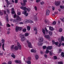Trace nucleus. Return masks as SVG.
Wrapping results in <instances>:
<instances>
[{
  "label": "nucleus",
  "mask_w": 64,
  "mask_h": 64,
  "mask_svg": "<svg viewBox=\"0 0 64 64\" xmlns=\"http://www.w3.org/2000/svg\"><path fill=\"white\" fill-rule=\"evenodd\" d=\"M20 8L21 9H22V10H26V9H27L28 12H30V10H31V9L30 8H27L26 6L24 7L22 6L20 7Z\"/></svg>",
  "instance_id": "nucleus-1"
},
{
  "label": "nucleus",
  "mask_w": 64,
  "mask_h": 64,
  "mask_svg": "<svg viewBox=\"0 0 64 64\" xmlns=\"http://www.w3.org/2000/svg\"><path fill=\"white\" fill-rule=\"evenodd\" d=\"M22 30V28L21 27H19L18 26H16V31L18 32V30L20 31Z\"/></svg>",
  "instance_id": "nucleus-2"
},
{
  "label": "nucleus",
  "mask_w": 64,
  "mask_h": 64,
  "mask_svg": "<svg viewBox=\"0 0 64 64\" xmlns=\"http://www.w3.org/2000/svg\"><path fill=\"white\" fill-rule=\"evenodd\" d=\"M21 18L20 17V16H16V20L17 22H18L21 21Z\"/></svg>",
  "instance_id": "nucleus-3"
},
{
  "label": "nucleus",
  "mask_w": 64,
  "mask_h": 64,
  "mask_svg": "<svg viewBox=\"0 0 64 64\" xmlns=\"http://www.w3.org/2000/svg\"><path fill=\"white\" fill-rule=\"evenodd\" d=\"M60 1H58L56 2V1L55 2V4L56 5V6H59L60 5Z\"/></svg>",
  "instance_id": "nucleus-4"
},
{
  "label": "nucleus",
  "mask_w": 64,
  "mask_h": 64,
  "mask_svg": "<svg viewBox=\"0 0 64 64\" xmlns=\"http://www.w3.org/2000/svg\"><path fill=\"white\" fill-rule=\"evenodd\" d=\"M27 42L28 43V46L29 48H32V46L31 45V43L30 42H29V41L27 40Z\"/></svg>",
  "instance_id": "nucleus-5"
},
{
  "label": "nucleus",
  "mask_w": 64,
  "mask_h": 64,
  "mask_svg": "<svg viewBox=\"0 0 64 64\" xmlns=\"http://www.w3.org/2000/svg\"><path fill=\"white\" fill-rule=\"evenodd\" d=\"M23 3L21 2V4L22 5V6H24L26 5V2H27V0H23Z\"/></svg>",
  "instance_id": "nucleus-6"
},
{
  "label": "nucleus",
  "mask_w": 64,
  "mask_h": 64,
  "mask_svg": "<svg viewBox=\"0 0 64 64\" xmlns=\"http://www.w3.org/2000/svg\"><path fill=\"white\" fill-rule=\"evenodd\" d=\"M22 14H24V15H26L25 16H27L28 15V13H27V11L26 10H24L22 12Z\"/></svg>",
  "instance_id": "nucleus-7"
},
{
  "label": "nucleus",
  "mask_w": 64,
  "mask_h": 64,
  "mask_svg": "<svg viewBox=\"0 0 64 64\" xmlns=\"http://www.w3.org/2000/svg\"><path fill=\"white\" fill-rule=\"evenodd\" d=\"M17 45L18 47V49L20 50H21V46L20 45V44L19 42H17Z\"/></svg>",
  "instance_id": "nucleus-8"
},
{
  "label": "nucleus",
  "mask_w": 64,
  "mask_h": 64,
  "mask_svg": "<svg viewBox=\"0 0 64 64\" xmlns=\"http://www.w3.org/2000/svg\"><path fill=\"white\" fill-rule=\"evenodd\" d=\"M15 62L16 63H18L19 64H21V62L19 60H15Z\"/></svg>",
  "instance_id": "nucleus-9"
},
{
  "label": "nucleus",
  "mask_w": 64,
  "mask_h": 64,
  "mask_svg": "<svg viewBox=\"0 0 64 64\" xmlns=\"http://www.w3.org/2000/svg\"><path fill=\"white\" fill-rule=\"evenodd\" d=\"M38 41L40 42H42L43 41V38H41L38 40Z\"/></svg>",
  "instance_id": "nucleus-10"
},
{
  "label": "nucleus",
  "mask_w": 64,
  "mask_h": 64,
  "mask_svg": "<svg viewBox=\"0 0 64 64\" xmlns=\"http://www.w3.org/2000/svg\"><path fill=\"white\" fill-rule=\"evenodd\" d=\"M52 46H48L46 47V50H51L52 49Z\"/></svg>",
  "instance_id": "nucleus-11"
},
{
  "label": "nucleus",
  "mask_w": 64,
  "mask_h": 64,
  "mask_svg": "<svg viewBox=\"0 0 64 64\" xmlns=\"http://www.w3.org/2000/svg\"><path fill=\"white\" fill-rule=\"evenodd\" d=\"M50 14V11L48 10H47L46 12V15H49V14Z\"/></svg>",
  "instance_id": "nucleus-12"
},
{
  "label": "nucleus",
  "mask_w": 64,
  "mask_h": 64,
  "mask_svg": "<svg viewBox=\"0 0 64 64\" xmlns=\"http://www.w3.org/2000/svg\"><path fill=\"white\" fill-rule=\"evenodd\" d=\"M31 52L32 53H36L37 52V51L36 50L33 49H32L31 50Z\"/></svg>",
  "instance_id": "nucleus-13"
},
{
  "label": "nucleus",
  "mask_w": 64,
  "mask_h": 64,
  "mask_svg": "<svg viewBox=\"0 0 64 64\" xmlns=\"http://www.w3.org/2000/svg\"><path fill=\"white\" fill-rule=\"evenodd\" d=\"M6 2L7 4V5H9L10 4H11V3L9 2V1H8V0H6Z\"/></svg>",
  "instance_id": "nucleus-14"
},
{
  "label": "nucleus",
  "mask_w": 64,
  "mask_h": 64,
  "mask_svg": "<svg viewBox=\"0 0 64 64\" xmlns=\"http://www.w3.org/2000/svg\"><path fill=\"white\" fill-rule=\"evenodd\" d=\"M11 56L12 57H13V58H15V57H16V56L14 55V53H12V54H11Z\"/></svg>",
  "instance_id": "nucleus-15"
},
{
  "label": "nucleus",
  "mask_w": 64,
  "mask_h": 64,
  "mask_svg": "<svg viewBox=\"0 0 64 64\" xmlns=\"http://www.w3.org/2000/svg\"><path fill=\"white\" fill-rule=\"evenodd\" d=\"M49 30H50L51 31H53L54 30V29L52 27H49Z\"/></svg>",
  "instance_id": "nucleus-16"
},
{
  "label": "nucleus",
  "mask_w": 64,
  "mask_h": 64,
  "mask_svg": "<svg viewBox=\"0 0 64 64\" xmlns=\"http://www.w3.org/2000/svg\"><path fill=\"white\" fill-rule=\"evenodd\" d=\"M19 48L17 46H15L14 48V49L15 50H18Z\"/></svg>",
  "instance_id": "nucleus-17"
},
{
  "label": "nucleus",
  "mask_w": 64,
  "mask_h": 64,
  "mask_svg": "<svg viewBox=\"0 0 64 64\" xmlns=\"http://www.w3.org/2000/svg\"><path fill=\"white\" fill-rule=\"evenodd\" d=\"M6 15L7 16L6 18V22L8 23V22H9V20H8V14H6Z\"/></svg>",
  "instance_id": "nucleus-18"
},
{
  "label": "nucleus",
  "mask_w": 64,
  "mask_h": 64,
  "mask_svg": "<svg viewBox=\"0 0 64 64\" xmlns=\"http://www.w3.org/2000/svg\"><path fill=\"white\" fill-rule=\"evenodd\" d=\"M44 37L46 39H49V38H50V36L49 35H46L44 36Z\"/></svg>",
  "instance_id": "nucleus-19"
},
{
  "label": "nucleus",
  "mask_w": 64,
  "mask_h": 64,
  "mask_svg": "<svg viewBox=\"0 0 64 64\" xmlns=\"http://www.w3.org/2000/svg\"><path fill=\"white\" fill-rule=\"evenodd\" d=\"M28 20V23H33V22L32 20Z\"/></svg>",
  "instance_id": "nucleus-20"
},
{
  "label": "nucleus",
  "mask_w": 64,
  "mask_h": 64,
  "mask_svg": "<svg viewBox=\"0 0 64 64\" xmlns=\"http://www.w3.org/2000/svg\"><path fill=\"white\" fill-rule=\"evenodd\" d=\"M26 63H27L28 64H31V61L30 60H27L26 61Z\"/></svg>",
  "instance_id": "nucleus-21"
},
{
  "label": "nucleus",
  "mask_w": 64,
  "mask_h": 64,
  "mask_svg": "<svg viewBox=\"0 0 64 64\" xmlns=\"http://www.w3.org/2000/svg\"><path fill=\"white\" fill-rule=\"evenodd\" d=\"M35 57L36 59V60H38V58H39V56L38 55H36L35 56Z\"/></svg>",
  "instance_id": "nucleus-22"
},
{
  "label": "nucleus",
  "mask_w": 64,
  "mask_h": 64,
  "mask_svg": "<svg viewBox=\"0 0 64 64\" xmlns=\"http://www.w3.org/2000/svg\"><path fill=\"white\" fill-rule=\"evenodd\" d=\"M20 36L21 38H24V35L22 34L20 35Z\"/></svg>",
  "instance_id": "nucleus-23"
},
{
  "label": "nucleus",
  "mask_w": 64,
  "mask_h": 64,
  "mask_svg": "<svg viewBox=\"0 0 64 64\" xmlns=\"http://www.w3.org/2000/svg\"><path fill=\"white\" fill-rule=\"evenodd\" d=\"M41 42H39L38 43V46H41V45L43 44L41 43Z\"/></svg>",
  "instance_id": "nucleus-24"
},
{
  "label": "nucleus",
  "mask_w": 64,
  "mask_h": 64,
  "mask_svg": "<svg viewBox=\"0 0 64 64\" xmlns=\"http://www.w3.org/2000/svg\"><path fill=\"white\" fill-rule=\"evenodd\" d=\"M30 28L31 27L29 26H28L27 27V30L28 31H30Z\"/></svg>",
  "instance_id": "nucleus-25"
},
{
  "label": "nucleus",
  "mask_w": 64,
  "mask_h": 64,
  "mask_svg": "<svg viewBox=\"0 0 64 64\" xmlns=\"http://www.w3.org/2000/svg\"><path fill=\"white\" fill-rule=\"evenodd\" d=\"M25 37L22 38L21 39V41H22V42H23V41H24L25 39Z\"/></svg>",
  "instance_id": "nucleus-26"
},
{
  "label": "nucleus",
  "mask_w": 64,
  "mask_h": 64,
  "mask_svg": "<svg viewBox=\"0 0 64 64\" xmlns=\"http://www.w3.org/2000/svg\"><path fill=\"white\" fill-rule=\"evenodd\" d=\"M6 11L8 14H10V10L8 9H7Z\"/></svg>",
  "instance_id": "nucleus-27"
},
{
  "label": "nucleus",
  "mask_w": 64,
  "mask_h": 64,
  "mask_svg": "<svg viewBox=\"0 0 64 64\" xmlns=\"http://www.w3.org/2000/svg\"><path fill=\"white\" fill-rule=\"evenodd\" d=\"M61 40L62 41H64V38L63 37V36H62L61 38Z\"/></svg>",
  "instance_id": "nucleus-28"
},
{
  "label": "nucleus",
  "mask_w": 64,
  "mask_h": 64,
  "mask_svg": "<svg viewBox=\"0 0 64 64\" xmlns=\"http://www.w3.org/2000/svg\"><path fill=\"white\" fill-rule=\"evenodd\" d=\"M42 32L44 35L45 34V30H44V29H42Z\"/></svg>",
  "instance_id": "nucleus-29"
},
{
  "label": "nucleus",
  "mask_w": 64,
  "mask_h": 64,
  "mask_svg": "<svg viewBox=\"0 0 64 64\" xmlns=\"http://www.w3.org/2000/svg\"><path fill=\"white\" fill-rule=\"evenodd\" d=\"M0 15H3V12H2L1 11V10H0Z\"/></svg>",
  "instance_id": "nucleus-30"
},
{
  "label": "nucleus",
  "mask_w": 64,
  "mask_h": 64,
  "mask_svg": "<svg viewBox=\"0 0 64 64\" xmlns=\"http://www.w3.org/2000/svg\"><path fill=\"white\" fill-rule=\"evenodd\" d=\"M27 60H31V57H29L27 58Z\"/></svg>",
  "instance_id": "nucleus-31"
},
{
  "label": "nucleus",
  "mask_w": 64,
  "mask_h": 64,
  "mask_svg": "<svg viewBox=\"0 0 64 64\" xmlns=\"http://www.w3.org/2000/svg\"><path fill=\"white\" fill-rule=\"evenodd\" d=\"M24 35L26 37H27V36H28L29 35V34L28 33H26L24 34Z\"/></svg>",
  "instance_id": "nucleus-32"
},
{
  "label": "nucleus",
  "mask_w": 64,
  "mask_h": 64,
  "mask_svg": "<svg viewBox=\"0 0 64 64\" xmlns=\"http://www.w3.org/2000/svg\"><path fill=\"white\" fill-rule=\"evenodd\" d=\"M60 7L61 9H64V6H60Z\"/></svg>",
  "instance_id": "nucleus-33"
},
{
  "label": "nucleus",
  "mask_w": 64,
  "mask_h": 64,
  "mask_svg": "<svg viewBox=\"0 0 64 64\" xmlns=\"http://www.w3.org/2000/svg\"><path fill=\"white\" fill-rule=\"evenodd\" d=\"M61 55L62 57H64V52H62V53L61 54Z\"/></svg>",
  "instance_id": "nucleus-34"
},
{
  "label": "nucleus",
  "mask_w": 64,
  "mask_h": 64,
  "mask_svg": "<svg viewBox=\"0 0 64 64\" xmlns=\"http://www.w3.org/2000/svg\"><path fill=\"white\" fill-rule=\"evenodd\" d=\"M4 44L3 43L2 44V48L3 50H4V51H5V49H4Z\"/></svg>",
  "instance_id": "nucleus-35"
},
{
  "label": "nucleus",
  "mask_w": 64,
  "mask_h": 64,
  "mask_svg": "<svg viewBox=\"0 0 64 64\" xmlns=\"http://www.w3.org/2000/svg\"><path fill=\"white\" fill-rule=\"evenodd\" d=\"M56 22H55V21H54L53 23L52 24V25H56Z\"/></svg>",
  "instance_id": "nucleus-36"
},
{
  "label": "nucleus",
  "mask_w": 64,
  "mask_h": 64,
  "mask_svg": "<svg viewBox=\"0 0 64 64\" xmlns=\"http://www.w3.org/2000/svg\"><path fill=\"white\" fill-rule=\"evenodd\" d=\"M22 31L24 32H26V29H24L22 30Z\"/></svg>",
  "instance_id": "nucleus-37"
},
{
  "label": "nucleus",
  "mask_w": 64,
  "mask_h": 64,
  "mask_svg": "<svg viewBox=\"0 0 64 64\" xmlns=\"http://www.w3.org/2000/svg\"><path fill=\"white\" fill-rule=\"evenodd\" d=\"M46 54H48V53H49V52H50V51H49V50H46Z\"/></svg>",
  "instance_id": "nucleus-38"
},
{
  "label": "nucleus",
  "mask_w": 64,
  "mask_h": 64,
  "mask_svg": "<svg viewBox=\"0 0 64 64\" xmlns=\"http://www.w3.org/2000/svg\"><path fill=\"white\" fill-rule=\"evenodd\" d=\"M4 42L5 40L2 39V43H4Z\"/></svg>",
  "instance_id": "nucleus-39"
},
{
  "label": "nucleus",
  "mask_w": 64,
  "mask_h": 64,
  "mask_svg": "<svg viewBox=\"0 0 64 64\" xmlns=\"http://www.w3.org/2000/svg\"><path fill=\"white\" fill-rule=\"evenodd\" d=\"M49 34L50 35H52V32L51 31H50L49 32Z\"/></svg>",
  "instance_id": "nucleus-40"
},
{
  "label": "nucleus",
  "mask_w": 64,
  "mask_h": 64,
  "mask_svg": "<svg viewBox=\"0 0 64 64\" xmlns=\"http://www.w3.org/2000/svg\"><path fill=\"white\" fill-rule=\"evenodd\" d=\"M58 40L59 41V42L60 43H61L62 42V41L60 39V38H59Z\"/></svg>",
  "instance_id": "nucleus-41"
},
{
  "label": "nucleus",
  "mask_w": 64,
  "mask_h": 64,
  "mask_svg": "<svg viewBox=\"0 0 64 64\" xmlns=\"http://www.w3.org/2000/svg\"><path fill=\"white\" fill-rule=\"evenodd\" d=\"M59 31L60 32H62V28H60L59 29Z\"/></svg>",
  "instance_id": "nucleus-42"
},
{
  "label": "nucleus",
  "mask_w": 64,
  "mask_h": 64,
  "mask_svg": "<svg viewBox=\"0 0 64 64\" xmlns=\"http://www.w3.org/2000/svg\"><path fill=\"white\" fill-rule=\"evenodd\" d=\"M46 46H42V48L43 49H45L46 48Z\"/></svg>",
  "instance_id": "nucleus-43"
},
{
  "label": "nucleus",
  "mask_w": 64,
  "mask_h": 64,
  "mask_svg": "<svg viewBox=\"0 0 64 64\" xmlns=\"http://www.w3.org/2000/svg\"><path fill=\"white\" fill-rule=\"evenodd\" d=\"M14 45H12L11 46V47H10L11 49H14Z\"/></svg>",
  "instance_id": "nucleus-44"
},
{
  "label": "nucleus",
  "mask_w": 64,
  "mask_h": 64,
  "mask_svg": "<svg viewBox=\"0 0 64 64\" xmlns=\"http://www.w3.org/2000/svg\"><path fill=\"white\" fill-rule=\"evenodd\" d=\"M55 44L56 45H58L59 44V42H55Z\"/></svg>",
  "instance_id": "nucleus-45"
},
{
  "label": "nucleus",
  "mask_w": 64,
  "mask_h": 64,
  "mask_svg": "<svg viewBox=\"0 0 64 64\" xmlns=\"http://www.w3.org/2000/svg\"><path fill=\"white\" fill-rule=\"evenodd\" d=\"M54 59H55V60H56V59H57V56H54Z\"/></svg>",
  "instance_id": "nucleus-46"
},
{
  "label": "nucleus",
  "mask_w": 64,
  "mask_h": 64,
  "mask_svg": "<svg viewBox=\"0 0 64 64\" xmlns=\"http://www.w3.org/2000/svg\"><path fill=\"white\" fill-rule=\"evenodd\" d=\"M41 0H36V3H38L40 2Z\"/></svg>",
  "instance_id": "nucleus-47"
},
{
  "label": "nucleus",
  "mask_w": 64,
  "mask_h": 64,
  "mask_svg": "<svg viewBox=\"0 0 64 64\" xmlns=\"http://www.w3.org/2000/svg\"><path fill=\"white\" fill-rule=\"evenodd\" d=\"M49 53L50 55H52L53 54V53L51 52H50Z\"/></svg>",
  "instance_id": "nucleus-48"
},
{
  "label": "nucleus",
  "mask_w": 64,
  "mask_h": 64,
  "mask_svg": "<svg viewBox=\"0 0 64 64\" xmlns=\"http://www.w3.org/2000/svg\"><path fill=\"white\" fill-rule=\"evenodd\" d=\"M58 64H63V62H58Z\"/></svg>",
  "instance_id": "nucleus-49"
},
{
  "label": "nucleus",
  "mask_w": 64,
  "mask_h": 64,
  "mask_svg": "<svg viewBox=\"0 0 64 64\" xmlns=\"http://www.w3.org/2000/svg\"><path fill=\"white\" fill-rule=\"evenodd\" d=\"M52 42L53 44H54L55 43V41H54V40H53L52 41Z\"/></svg>",
  "instance_id": "nucleus-50"
},
{
  "label": "nucleus",
  "mask_w": 64,
  "mask_h": 64,
  "mask_svg": "<svg viewBox=\"0 0 64 64\" xmlns=\"http://www.w3.org/2000/svg\"><path fill=\"white\" fill-rule=\"evenodd\" d=\"M48 20H45V23H47V22H48Z\"/></svg>",
  "instance_id": "nucleus-51"
},
{
  "label": "nucleus",
  "mask_w": 64,
  "mask_h": 64,
  "mask_svg": "<svg viewBox=\"0 0 64 64\" xmlns=\"http://www.w3.org/2000/svg\"><path fill=\"white\" fill-rule=\"evenodd\" d=\"M59 52H58V54H59V53H60V52H61V51H62V50L61 49H60L59 50Z\"/></svg>",
  "instance_id": "nucleus-52"
},
{
  "label": "nucleus",
  "mask_w": 64,
  "mask_h": 64,
  "mask_svg": "<svg viewBox=\"0 0 64 64\" xmlns=\"http://www.w3.org/2000/svg\"><path fill=\"white\" fill-rule=\"evenodd\" d=\"M34 9L36 10V11H37V7L36 6H35L34 7Z\"/></svg>",
  "instance_id": "nucleus-53"
},
{
  "label": "nucleus",
  "mask_w": 64,
  "mask_h": 64,
  "mask_svg": "<svg viewBox=\"0 0 64 64\" xmlns=\"http://www.w3.org/2000/svg\"><path fill=\"white\" fill-rule=\"evenodd\" d=\"M18 0H15V3H18Z\"/></svg>",
  "instance_id": "nucleus-54"
},
{
  "label": "nucleus",
  "mask_w": 64,
  "mask_h": 64,
  "mask_svg": "<svg viewBox=\"0 0 64 64\" xmlns=\"http://www.w3.org/2000/svg\"><path fill=\"white\" fill-rule=\"evenodd\" d=\"M44 4V2H40V4L41 5H43V4Z\"/></svg>",
  "instance_id": "nucleus-55"
},
{
  "label": "nucleus",
  "mask_w": 64,
  "mask_h": 64,
  "mask_svg": "<svg viewBox=\"0 0 64 64\" xmlns=\"http://www.w3.org/2000/svg\"><path fill=\"white\" fill-rule=\"evenodd\" d=\"M12 63V62H11V61H9L8 63V64H11Z\"/></svg>",
  "instance_id": "nucleus-56"
},
{
  "label": "nucleus",
  "mask_w": 64,
  "mask_h": 64,
  "mask_svg": "<svg viewBox=\"0 0 64 64\" xmlns=\"http://www.w3.org/2000/svg\"><path fill=\"white\" fill-rule=\"evenodd\" d=\"M12 14H15V11H12Z\"/></svg>",
  "instance_id": "nucleus-57"
},
{
  "label": "nucleus",
  "mask_w": 64,
  "mask_h": 64,
  "mask_svg": "<svg viewBox=\"0 0 64 64\" xmlns=\"http://www.w3.org/2000/svg\"><path fill=\"white\" fill-rule=\"evenodd\" d=\"M61 43H60L59 44V46H58V47H60L61 46Z\"/></svg>",
  "instance_id": "nucleus-58"
},
{
  "label": "nucleus",
  "mask_w": 64,
  "mask_h": 64,
  "mask_svg": "<svg viewBox=\"0 0 64 64\" xmlns=\"http://www.w3.org/2000/svg\"><path fill=\"white\" fill-rule=\"evenodd\" d=\"M10 31L9 30L8 31L7 33V34H10Z\"/></svg>",
  "instance_id": "nucleus-59"
},
{
  "label": "nucleus",
  "mask_w": 64,
  "mask_h": 64,
  "mask_svg": "<svg viewBox=\"0 0 64 64\" xmlns=\"http://www.w3.org/2000/svg\"><path fill=\"white\" fill-rule=\"evenodd\" d=\"M34 31H36V32H37V29H36V28H34Z\"/></svg>",
  "instance_id": "nucleus-60"
},
{
  "label": "nucleus",
  "mask_w": 64,
  "mask_h": 64,
  "mask_svg": "<svg viewBox=\"0 0 64 64\" xmlns=\"http://www.w3.org/2000/svg\"><path fill=\"white\" fill-rule=\"evenodd\" d=\"M19 24H23V22H19Z\"/></svg>",
  "instance_id": "nucleus-61"
},
{
  "label": "nucleus",
  "mask_w": 64,
  "mask_h": 64,
  "mask_svg": "<svg viewBox=\"0 0 64 64\" xmlns=\"http://www.w3.org/2000/svg\"><path fill=\"white\" fill-rule=\"evenodd\" d=\"M61 20L62 22H64V18H63L62 19H61Z\"/></svg>",
  "instance_id": "nucleus-62"
},
{
  "label": "nucleus",
  "mask_w": 64,
  "mask_h": 64,
  "mask_svg": "<svg viewBox=\"0 0 64 64\" xmlns=\"http://www.w3.org/2000/svg\"><path fill=\"white\" fill-rule=\"evenodd\" d=\"M4 14H6V12L5 10H4Z\"/></svg>",
  "instance_id": "nucleus-63"
},
{
  "label": "nucleus",
  "mask_w": 64,
  "mask_h": 64,
  "mask_svg": "<svg viewBox=\"0 0 64 64\" xmlns=\"http://www.w3.org/2000/svg\"><path fill=\"white\" fill-rule=\"evenodd\" d=\"M7 26H8V27H10V25H9V24H7Z\"/></svg>",
  "instance_id": "nucleus-64"
}]
</instances>
